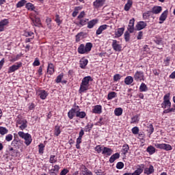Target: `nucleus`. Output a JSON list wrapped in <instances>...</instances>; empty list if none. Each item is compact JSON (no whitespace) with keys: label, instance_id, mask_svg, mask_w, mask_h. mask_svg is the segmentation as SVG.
Instances as JSON below:
<instances>
[{"label":"nucleus","instance_id":"f257e3e1","mask_svg":"<svg viewBox=\"0 0 175 175\" xmlns=\"http://www.w3.org/2000/svg\"><path fill=\"white\" fill-rule=\"evenodd\" d=\"M92 81V78L90 76L85 77L81 83L79 90V94L87 92L90 90V82Z\"/></svg>","mask_w":175,"mask_h":175},{"label":"nucleus","instance_id":"f03ea898","mask_svg":"<svg viewBox=\"0 0 175 175\" xmlns=\"http://www.w3.org/2000/svg\"><path fill=\"white\" fill-rule=\"evenodd\" d=\"M92 46L91 42H87L85 45L81 44L77 49V52L79 54H88L92 50Z\"/></svg>","mask_w":175,"mask_h":175},{"label":"nucleus","instance_id":"7ed1b4c3","mask_svg":"<svg viewBox=\"0 0 175 175\" xmlns=\"http://www.w3.org/2000/svg\"><path fill=\"white\" fill-rule=\"evenodd\" d=\"M163 103L161 106L162 109H170L172 107V103L170 102V93H167L164 95L163 98Z\"/></svg>","mask_w":175,"mask_h":175},{"label":"nucleus","instance_id":"20e7f679","mask_svg":"<svg viewBox=\"0 0 175 175\" xmlns=\"http://www.w3.org/2000/svg\"><path fill=\"white\" fill-rule=\"evenodd\" d=\"M16 126L21 131H24L28 128V121L26 119L18 118L16 122Z\"/></svg>","mask_w":175,"mask_h":175},{"label":"nucleus","instance_id":"39448f33","mask_svg":"<svg viewBox=\"0 0 175 175\" xmlns=\"http://www.w3.org/2000/svg\"><path fill=\"white\" fill-rule=\"evenodd\" d=\"M111 46L114 51H118V53L122 51V44H120V41L112 40Z\"/></svg>","mask_w":175,"mask_h":175},{"label":"nucleus","instance_id":"423d86ee","mask_svg":"<svg viewBox=\"0 0 175 175\" xmlns=\"http://www.w3.org/2000/svg\"><path fill=\"white\" fill-rule=\"evenodd\" d=\"M133 79L135 81H144V72L143 71L137 70L134 74Z\"/></svg>","mask_w":175,"mask_h":175},{"label":"nucleus","instance_id":"0eeeda50","mask_svg":"<svg viewBox=\"0 0 175 175\" xmlns=\"http://www.w3.org/2000/svg\"><path fill=\"white\" fill-rule=\"evenodd\" d=\"M23 66V63L21 62H18L10 66L8 68V73H13V72H16V70H18L20 68Z\"/></svg>","mask_w":175,"mask_h":175},{"label":"nucleus","instance_id":"6e6552de","mask_svg":"<svg viewBox=\"0 0 175 175\" xmlns=\"http://www.w3.org/2000/svg\"><path fill=\"white\" fill-rule=\"evenodd\" d=\"M77 109H79V105L75 106V108H72L68 112V117L69 120H73L75 117H77Z\"/></svg>","mask_w":175,"mask_h":175},{"label":"nucleus","instance_id":"1a4fd4ad","mask_svg":"<svg viewBox=\"0 0 175 175\" xmlns=\"http://www.w3.org/2000/svg\"><path fill=\"white\" fill-rule=\"evenodd\" d=\"M105 2L106 0H96L93 2V6L95 8V9H99V8H102V6L105 5Z\"/></svg>","mask_w":175,"mask_h":175},{"label":"nucleus","instance_id":"9d476101","mask_svg":"<svg viewBox=\"0 0 175 175\" xmlns=\"http://www.w3.org/2000/svg\"><path fill=\"white\" fill-rule=\"evenodd\" d=\"M124 31H125V27L118 28L115 31L114 39L121 38L124 35Z\"/></svg>","mask_w":175,"mask_h":175},{"label":"nucleus","instance_id":"9b49d317","mask_svg":"<svg viewBox=\"0 0 175 175\" xmlns=\"http://www.w3.org/2000/svg\"><path fill=\"white\" fill-rule=\"evenodd\" d=\"M55 72V67L53 63H49L47 66V73L52 76Z\"/></svg>","mask_w":175,"mask_h":175},{"label":"nucleus","instance_id":"f8f14e48","mask_svg":"<svg viewBox=\"0 0 175 175\" xmlns=\"http://www.w3.org/2000/svg\"><path fill=\"white\" fill-rule=\"evenodd\" d=\"M147 27V23L144 21H139L137 23L135 28L137 31H142V29H144Z\"/></svg>","mask_w":175,"mask_h":175},{"label":"nucleus","instance_id":"ddd939ff","mask_svg":"<svg viewBox=\"0 0 175 175\" xmlns=\"http://www.w3.org/2000/svg\"><path fill=\"white\" fill-rule=\"evenodd\" d=\"M88 65V59L85 57H82L79 61V67L81 69H85V66Z\"/></svg>","mask_w":175,"mask_h":175},{"label":"nucleus","instance_id":"4468645a","mask_svg":"<svg viewBox=\"0 0 175 175\" xmlns=\"http://www.w3.org/2000/svg\"><path fill=\"white\" fill-rule=\"evenodd\" d=\"M38 96H40V99L44 100L49 96V92H46L44 90H41L38 91Z\"/></svg>","mask_w":175,"mask_h":175},{"label":"nucleus","instance_id":"2eb2a0df","mask_svg":"<svg viewBox=\"0 0 175 175\" xmlns=\"http://www.w3.org/2000/svg\"><path fill=\"white\" fill-rule=\"evenodd\" d=\"M167 10H165L160 16L159 17V24H163V21H166V18H167Z\"/></svg>","mask_w":175,"mask_h":175},{"label":"nucleus","instance_id":"dca6fc26","mask_svg":"<svg viewBox=\"0 0 175 175\" xmlns=\"http://www.w3.org/2000/svg\"><path fill=\"white\" fill-rule=\"evenodd\" d=\"M9 24L8 19H3L0 21V32H3L5 31V27Z\"/></svg>","mask_w":175,"mask_h":175},{"label":"nucleus","instance_id":"f3484780","mask_svg":"<svg viewBox=\"0 0 175 175\" xmlns=\"http://www.w3.org/2000/svg\"><path fill=\"white\" fill-rule=\"evenodd\" d=\"M144 164L137 165V170L133 172V175H141L143 173V169H144Z\"/></svg>","mask_w":175,"mask_h":175},{"label":"nucleus","instance_id":"a211bd4d","mask_svg":"<svg viewBox=\"0 0 175 175\" xmlns=\"http://www.w3.org/2000/svg\"><path fill=\"white\" fill-rule=\"evenodd\" d=\"M107 28H109V25H100L96 30V35H100L103 32V31H105V29H107Z\"/></svg>","mask_w":175,"mask_h":175},{"label":"nucleus","instance_id":"6ab92c4d","mask_svg":"<svg viewBox=\"0 0 175 175\" xmlns=\"http://www.w3.org/2000/svg\"><path fill=\"white\" fill-rule=\"evenodd\" d=\"M162 12V7L161 6H154L152 8V10H150V12L152 13L153 14H159Z\"/></svg>","mask_w":175,"mask_h":175},{"label":"nucleus","instance_id":"aec40b11","mask_svg":"<svg viewBox=\"0 0 175 175\" xmlns=\"http://www.w3.org/2000/svg\"><path fill=\"white\" fill-rule=\"evenodd\" d=\"M154 172V166L152 165H150L149 167H146L144 170V174H147V175L152 174Z\"/></svg>","mask_w":175,"mask_h":175},{"label":"nucleus","instance_id":"412c9836","mask_svg":"<svg viewBox=\"0 0 175 175\" xmlns=\"http://www.w3.org/2000/svg\"><path fill=\"white\" fill-rule=\"evenodd\" d=\"M79 22L76 23L77 25H80V27H84V25H87L89 19L86 18L78 19Z\"/></svg>","mask_w":175,"mask_h":175},{"label":"nucleus","instance_id":"4be33fe9","mask_svg":"<svg viewBox=\"0 0 175 175\" xmlns=\"http://www.w3.org/2000/svg\"><path fill=\"white\" fill-rule=\"evenodd\" d=\"M81 173L83 175H92V172L90 171L84 165L81 166Z\"/></svg>","mask_w":175,"mask_h":175},{"label":"nucleus","instance_id":"5701e85b","mask_svg":"<svg viewBox=\"0 0 175 175\" xmlns=\"http://www.w3.org/2000/svg\"><path fill=\"white\" fill-rule=\"evenodd\" d=\"M31 20L35 27H39V25H42L40 18L39 17L31 18Z\"/></svg>","mask_w":175,"mask_h":175},{"label":"nucleus","instance_id":"b1692460","mask_svg":"<svg viewBox=\"0 0 175 175\" xmlns=\"http://www.w3.org/2000/svg\"><path fill=\"white\" fill-rule=\"evenodd\" d=\"M113 152V150L110 148L104 147L102 154L103 155H107L108 157H110Z\"/></svg>","mask_w":175,"mask_h":175},{"label":"nucleus","instance_id":"393cba45","mask_svg":"<svg viewBox=\"0 0 175 175\" xmlns=\"http://www.w3.org/2000/svg\"><path fill=\"white\" fill-rule=\"evenodd\" d=\"M92 113L94 114H100L102 113V105H95L92 109Z\"/></svg>","mask_w":175,"mask_h":175},{"label":"nucleus","instance_id":"a878e982","mask_svg":"<svg viewBox=\"0 0 175 175\" xmlns=\"http://www.w3.org/2000/svg\"><path fill=\"white\" fill-rule=\"evenodd\" d=\"M140 116L139 114H136L131 118V124H139V121H140Z\"/></svg>","mask_w":175,"mask_h":175},{"label":"nucleus","instance_id":"bb28decb","mask_svg":"<svg viewBox=\"0 0 175 175\" xmlns=\"http://www.w3.org/2000/svg\"><path fill=\"white\" fill-rule=\"evenodd\" d=\"M78 118H85L87 117V113L85 111H80V109H77V116Z\"/></svg>","mask_w":175,"mask_h":175},{"label":"nucleus","instance_id":"cd10ccee","mask_svg":"<svg viewBox=\"0 0 175 175\" xmlns=\"http://www.w3.org/2000/svg\"><path fill=\"white\" fill-rule=\"evenodd\" d=\"M121 152L124 155H126L128 152H129V145H128V144H123Z\"/></svg>","mask_w":175,"mask_h":175},{"label":"nucleus","instance_id":"c85d7f7f","mask_svg":"<svg viewBox=\"0 0 175 175\" xmlns=\"http://www.w3.org/2000/svg\"><path fill=\"white\" fill-rule=\"evenodd\" d=\"M24 140L25 144H26V146H29V144L32 143V136H31V134L29 133L27 135L26 137H25Z\"/></svg>","mask_w":175,"mask_h":175},{"label":"nucleus","instance_id":"c756f323","mask_svg":"<svg viewBox=\"0 0 175 175\" xmlns=\"http://www.w3.org/2000/svg\"><path fill=\"white\" fill-rule=\"evenodd\" d=\"M53 168L49 170L50 174H56V173H58L59 172V165H55L53 166Z\"/></svg>","mask_w":175,"mask_h":175},{"label":"nucleus","instance_id":"7c9ffc66","mask_svg":"<svg viewBox=\"0 0 175 175\" xmlns=\"http://www.w3.org/2000/svg\"><path fill=\"white\" fill-rule=\"evenodd\" d=\"M98 24V19H93L89 22H88V28L89 29H92L93 27H95Z\"/></svg>","mask_w":175,"mask_h":175},{"label":"nucleus","instance_id":"2f4dec72","mask_svg":"<svg viewBox=\"0 0 175 175\" xmlns=\"http://www.w3.org/2000/svg\"><path fill=\"white\" fill-rule=\"evenodd\" d=\"M119 158H120V153H118V152L115 153L113 155H111V157L109 158V163H114V161L116 159H118Z\"/></svg>","mask_w":175,"mask_h":175},{"label":"nucleus","instance_id":"473e14b6","mask_svg":"<svg viewBox=\"0 0 175 175\" xmlns=\"http://www.w3.org/2000/svg\"><path fill=\"white\" fill-rule=\"evenodd\" d=\"M132 5H133V1L132 0H128L127 3L124 5V10L129 12V10L132 8Z\"/></svg>","mask_w":175,"mask_h":175},{"label":"nucleus","instance_id":"72a5a7b5","mask_svg":"<svg viewBox=\"0 0 175 175\" xmlns=\"http://www.w3.org/2000/svg\"><path fill=\"white\" fill-rule=\"evenodd\" d=\"M25 8L27 10L30 12H33L36 9L35 5L31 3H26Z\"/></svg>","mask_w":175,"mask_h":175},{"label":"nucleus","instance_id":"f704fd0d","mask_svg":"<svg viewBox=\"0 0 175 175\" xmlns=\"http://www.w3.org/2000/svg\"><path fill=\"white\" fill-rule=\"evenodd\" d=\"M132 83H133V78L132 77V76H127L124 79V83L126 85H131V84H132Z\"/></svg>","mask_w":175,"mask_h":175},{"label":"nucleus","instance_id":"c9c22d12","mask_svg":"<svg viewBox=\"0 0 175 175\" xmlns=\"http://www.w3.org/2000/svg\"><path fill=\"white\" fill-rule=\"evenodd\" d=\"M146 151L148 152L149 155H153V154H155L156 149L154 146L150 145L146 148Z\"/></svg>","mask_w":175,"mask_h":175},{"label":"nucleus","instance_id":"e433bc0d","mask_svg":"<svg viewBox=\"0 0 175 175\" xmlns=\"http://www.w3.org/2000/svg\"><path fill=\"white\" fill-rule=\"evenodd\" d=\"M146 91H148V87H147V85H146V83H142L139 86V92H146Z\"/></svg>","mask_w":175,"mask_h":175},{"label":"nucleus","instance_id":"4c0bfd02","mask_svg":"<svg viewBox=\"0 0 175 175\" xmlns=\"http://www.w3.org/2000/svg\"><path fill=\"white\" fill-rule=\"evenodd\" d=\"M147 132L148 133L149 135L151 136V135H152V133H154V126L152 125V124L149 123L147 125Z\"/></svg>","mask_w":175,"mask_h":175},{"label":"nucleus","instance_id":"58836bf2","mask_svg":"<svg viewBox=\"0 0 175 175\" xmlns=\"http://www.w3.org/2000/svg\"><path fill=\"white\" fill-rule=\"evenodd\" d=\"M25 5H27V1L21 0L16 3V7L17 8H23V6H25Z\"/></svg>","mask_w":175,"mask_h":175},{"label":"nucleus","instance_id":"ea45409f","mask_svg":"<svg viewBox=\"0 0 175 175\" xmlns=\"http://www.w3.org/2000/svg\"><path fill=\"white\" fill-rule=\"evenodd\" d=\"M55 136H59L61 135V126L56 125L54 129Z\"/></svg>","mask_w":175,"mask_h":175},{"label":"nucleus","instance_id":"a19ab883","mask_svg":"<svg viewBox=\"0 0 175 175\" xmlns=\"http://www.w3.org/2000/svg\"><path fill=\"white\" fill-rule=\"evenodd\" d=\"M151 16V11H147L142 14L143 20H148Z\"/></svg>","mask_w":175,"mask_h":175},{"label":"nucleus","instance_id":"79ce46f5","mask_svg":"<svg viewBox=\"0 0 175 175\" xmlns=\"http://www.w3.org/2000/svg\"><path fill=\"white\" fill-rule=\"evenodd\" d=\"M94 128V124L88 123L84 128L85 132H91V130Z\"/></svg>","mask_w":175,"mask_h":175},{"label":"nucleus","instance_id":"37998d69","mask_svg":"<svg viewBox=\"0 0 175 175\" xmlns=\"http://www.w3.org/2000/svg\"><path fill=\"white\" fill-rule=\"evenodd\" d=\"M44 144H40L38 145V152L40 155H43V153L44 152Z\"/></svg>","mask_w":175,"mask_h":175},{"label":"nucleus","instance_id":"c03bdc74","mask_svg":"<svg viewBox=\"0 0 175 175\" xmlns=\"http://www.w3.org/2000/svg\"><path fill=\"white\" fill-rule=\"evenodd\" d=\"M114 114L115 116H117L118 117H120V116L122 115V108L118 107L116 108L114 110Z\"/></svg>","mask_w":175,"mask_h":175},{"label":"nucleus","instance_id":"a18cd8bd","mask_svg":"<svg viewBox=\"0 0 175 175\" xmlns=\"http://www.w3.org/2000/svg\"><path fill=\"white\" fill-rule=\"evenodd\" d=\"M116 96H117V93H116V92H111L107 95V100H111V99L116 98Z\"/></svg>","mask_w":175,"mask_h":175},{"label":"nucleus","instance_id":"49530a36","mask_svg":"<svg viewBox=\"0 0 175 175\" xmlns=\"http://www.w3.org/2000/svg\"><path fill=\"white\" fill-rule=\"evenodd\" d=\"M82 142H83V138L80 137H78L77 138L76 148H77V150H80V148H81V147L80 146V144H81Z\"/></svg>","mask_w":175,"mask_h":175},{"label":"nucleus","instance_id":"de8ad7c7","mask_svg":"<svg viewBox=\"0 0 175 175\" xmlns=\"http://www.w3.org/2000/svg\"><path fill=\"white\" fill-rule=\"evenodd\" d=\"M144 137H146V134H144V132H139L138 133V139L142 141V144L146 142V139H144Z\"/></svg>","mask_w":175,"mask_h":175},{"label":"nucleus","instance_id":"09e8293b","mask_svg":"<svg viewBox=\"0 0 175 175\" xmlns=\"http://www.w3.org/2000/svg\"><path fill=\"white\" fill-rule=\"evenodd\" d=\"M49 163H57V156L51 154L49 157Z\"/></svg>","mask_w":175,"mask_h":175},{"label":"nucleus","instance_id":"8fccbe9b","mask_svg":"<svg viewBox=\"0 0 175 175\" xmlns=\"http://www.w3.org/2000/svg\"><path fill=\"white\" fill-rule=\"evenodd\" d=\"M62 79H64V72H62L60 75H59L55 79V81L57 83H61L62 81Z\"/></svg>","mask_w":175,"mask_h":175},{"label":"nucleus","instance_id":"3c124183","mask_svg":"<svg viewBox=\"0 0 175 175\" xmlns=\"http://www.w3.org/2000/svg\"><path fill=\"white\" fill-rule=\"evenodd\" d=\"M9 132V130L6 127L0 126V135H6Z\"/></svg>","mask_w":175,"mask_h":175},{"label":"nucleus","instance_id":"603ef678","mask_svg":"<svg viewBox=\"0 0 175 175\" xmlns=\"http://www.w3.org/2000/svg\"><path fill=\"white\" fill-rule=\"evenodd\" d=\"M163 150H165V151H172L173 150V147H172L169 144H164Z\"/></svg>","mask_w":175,"mask_h":175},{"label":"nucleus","instance_id":"864d4df0","mask_svg":"<svg viewBox=\"0 0 175 175\" xmlns=\"http://www.w3.org/2000/svg\"><path fill=\"white\" fill-rule=\"evenodd\" d=\"M55 21L57 24V25H60L62 24V21L61 20V17L58 15V14H56L55 15Z\"/></svg>","mask_w":175,"mask_h":175},{"label":"nucleus","instance_id":"5fc2aeb1","mask_svg":"<svg viewBox=\"0 0 175 175\" xmlns=\"http://www.w3.org/2000/svg\"><path fill=\"white\" fill-rule=\"evenodd\" d=\"M28 134H29L28 133H25L23 131H19L18 133L19 137H21V139H25Z\"/></svg>","mask_w":175,"mask_h":175},{"label":"nucleus","instance_id":"6e6d98bb","mask_svg":"<svg viewBox=\"0 0 175 175\" xmlns=\"http://www.w3.org/2000/svg\"><path fill=\"white\" fill-rule=\"evenodd\" d=\"M139 127L137 126H134L132 129H131V132L133 135H139Z\"/></svg>","mask_w":175,"mask_h":175},{"label":"nucleus","instance_id":"4d7b16f0","mask_svg":"<svg viewBox=\"0 0 175 175\" xmlns=\"http://www.w3.org/2000/svg\"><path fill=\"white\" fill-rule=\"evenodd\" d=\"M131 39V34L129 33V31H126L124 33V40L126 42H129Z\"/></svg>","mask_w":175,"mask_h":175},{"label":"nucleus","instance_id":"13d9d810","mask_svg":"<svg viewBox=\"0 0 175 175\" xmlns=\"http://www.w3.org/2000/svg\"><path fill=\"white\" fill-rule=\"evenodd\" d=\"M95 151H96L98 152V154H100V152H103V150L102 149V147L100 146V145H97L95 148H94Z\"/></svg>","mask_w":175,"mask_h":175},{"label":"nucleus","instance_id":"bf43d9fd","mask_svg":"<svg viewBox=\"0 0 175 175\" xmlns=\"http://www.w3.org/2000/svg\"><path fill=\"white\" fill-rule=\"evenodd\" d=\"M9 152H10L11 157H14L16 155V150H14L12 147L9 148Z\"/></svg>","mask_w":175,"mask_h":175},{"label":"nucleus","instance_id":"052dcab7","mask_svg":"<svg viewBox=\"0 0 175 175\" xmlns=\"http://www.w3.org/2000/svg\"><path fill=\"white\" fill-rule=\"evenodd\" d=\"M124 163L121 161L118 162L116 164V168L119 170L124 169Z\"/></svg>","mask_w":175,"mask_h":175},{"label":"nucleus","instance_id":"680f3d73","mask_svg":"<svg viewBox=\"0 0 175 175\" xmlns=\"http://www.w3.org/2000/svg\"><path fill=\"white\" fill-rule=\"evenodd\" d=\"M84 17H85V12L82 11L80 12V14L77 16V19L80 20L81 18H84Z\"/></svg>","mask_w":175,"mask_h":175},{"label":"nucleus","instance_id":"e2e57ef3","mask_svg":"<svg viewBox=\"0 0 175 175\" xmlns=\"http://www.w3.org/2000/svg\"><path fill=\"white\" fill-rule=\"evenodd\" d=\"M143 31H139L138 33H137V40H142V39H143Z\"/></svg>","mask_w":175,"mask_h":175},{"label":"nucleus","instance_id":"0e129e2a","mask_svg":"<svg viewBox=\"0 0 175 175\" xmlns=\"http://www.w3.org/2000/svg\"><path fill=\"white\" fill-rule=\"evenodd\" d=\"M46 23L48 28H49V29H51V19L50 18H47L46 19Z\"/></svg>","mask_w":175,"mask_h":175},{"label":"nucleus","instance_id":"69168bd1","mask_svg":"<svg viewBox=\"0 0 175 175\" xmlns=\"http://www.w3.org/2000/svg\"><path fill=\"white\" fill-rule=\"evenodd\" d=\"M118 80H121V75L120 74H116L113 76V81H118Z\"/></svg>","mask_w":175,"mask_h":175},{"label":"nucleus","instance_id":"338daca9","mask_svg":"<svg viewBox=\"0 0 175 175\" xmlns=\"http://www.w3.org/2000/svg\"><path fill=\"white\" fill-rule=\"evenodd\" d=\"M40 65V62L39 61V58H36L33 63V66H39Z\"/></svg>","mask_w":175,"mask_h":175},{"label":"nucleus","instance_id":"774afa93","mask_svg":"<svg viewBox=\"0 0 175 175\" xmlns=\"http://www.w3.org/2000/svg\"><path fill=\"white\" fill-rule=\"evenodd\" d=\"M68 173H69V171L68 170V169L64 168L61 171L59 175H66V174H68Z\"/></svg>","mask_w":175,"mask_h":175}]
</instances>
